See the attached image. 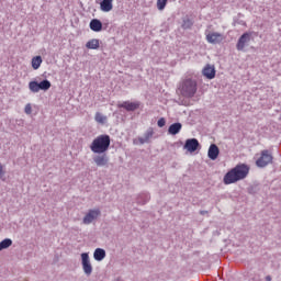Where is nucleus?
<instances>
[{
    "instance_id": "15",
    "label": "nucleus",
    "mask_w": 281,
    "mask_h": 281,
    "mask_svg": "<svg viewBox=\"0 0 281 281\" xmlns=\"http://www.w3.org/2000/svg\"><path fill=\"white\" fill-rule=\"evenodd\" d=\"M90 30H92V32H102V22L98 19L91 20Z\"/></svg>"
},
{
    "instance_id": "14",
    "label": "nucleus",
    "mask_w": 281,
    "mask_h": 281,
    "mask_svg": "<svg viewBox=\"0 0 281 281\" xmlns=\"http://www.w3.org/2000/svg\"><path fill=\"white\" fill-rule=\"evenodd\" d=\"M100 9L102 12H111L113 10V0H102Z\"/></svg>"
},
{
    "instance_id": "6",
    "label": "nucleus",
    "mask_w": 281,
    "mask_h": 281,
    "mask_svg": "<svg viewBox=\"0 0 281 281\" xmlns=\"http://www.w3.org/2000/svg\"><path fill=\"white\" fill-rule=\"evenodd\" d=\"M140 105L142 103H139V101H125L123 103L117 104L119 109H125V111H137V109H139Z\"/></svg>"
},
{
    "instance_id": "23",
    "label": "nucleus",
    "mask_w": 281,
    "mask_h": 281,
    "mask_svg": "<svg viewBox=\"0 0 281 281\" xmlns=\"http://www.w3.org/2000/svg\"><path fill=\"white\" fill-rule=\"evenodd\" d=\"M94 120L98 124H106V116L104 114L97 112L94 115Z\"/></svg>"
},
{
    "instance_id": "16",
    "label": "nucleus",
    "mask_w": 281,
    "mask_h": 281,
    "mask_svg": "<svg viewBox=\"0 0 281 281\" xmlns=\"http://www.w3.org/2000/svg\"><path fill=\"white\" fill-rule=\"evenodd\" d=\"M87 49H100V40L92 38L86 43Z\"/></svg>"
},
{
    "instance_id": "20",
    "label": "nucleus",
    "mask_w": 281,
    "mask_h": 281,
    "mask_svg": "<svg viewBox=\"0 0 281 281\" xmlns=\"http://www.w3.org/2000/svg\"><path fill=\"white\" fill-rule=\"evenodd\" d=\"M31 65H32V68L33 69H40L41 68V65H43V57L41 56H35L32 58V61H31Z\"/></svg>"
},
{
    "instance_id": "1",
    "label": "nucleus",
    "mask_w": 281,
    "mask_h": 281,
    "mask_svg": "<svg viewBox=\"0 0 281 281\" xmlns=\"http://www.w3.org/2000/svg\"><path fill=\"white\" fill-rule=\"evenodd\" d=\"M247 175H249V166L245 164H240L235 166L224 176L225 186H232V183H237V181H243V179H247Z\"/></svg>"
},
{
    "instance_id": "9",
    "label": "nucleus",
    "mask_w": 281,
    "mask_h": 281,
    "mask_svg": "<svg viewBox=\"0 0 281 281\" xmlns=\"http://www.w3.org/2000/svg\"><path fill=\"white\" fill-rule=\"evenodd\" d=\"M98 216H100V210H90L88 214L83 217V224L91 225V223L94 222Z\"/></svg>"
},
{
    "instance_id": "2",
    "label": "nucleus",
    "mask_w": 281,
    "mask_h": 281,
    "mask_svg": "<svg viewBox=\"0 0 281 281\" xmlns=\"http://www.w3.org/2000/svg\"><path fill=\"white\" fill-rule=\"evenodd\" d=\"M111 146V136L106 134H102L97 136L91 145H90V150L94 153V155H104L106 150H109Z\"/></svg>"
},
{
    "instance_id": "18",
    "label": "nucleus",
    "mask_w": 281,
    "mask_h": 281,
    "mask_svg": "<svg viewBox=\"0 0 281 281\" xmlns=\"http://www.w3.org/2000/svg\"><path fill=\"white\" fill-rule=\"evenodd\" d=\"M94 260H98L99 262L104 260L106 258V251L102 248H97L93 254Z\"/></svg>"
},
{
    "instance_id": "10",
    "label": "nucleus",
    "mask_w": 281,
    "mask_h": 281,
    "mask_svg": "<svg viewBox=\"0 0 281 281\" xmlns=\"http://www.w3.org/2000/svg\"><path fill=\"white\" fill-rule=\"evenodd\" d=\"M206 41H207V43H211L212 45H216L217 43H221V41H223V34H221V33H207L206 34Z\"/></svg>"
},
{
    "instance_id": "28",
    "label": "nucleus",
    "mask_w": 281,
    "mask_h": 281,
    "mask_svg": "<svg viewBox=\"0 0 281 281\" xmlns=\"http://www.w3.org/2000/svg\"><path fill=\"white\" fill-rule=\"evenodd\" d=\"M1 177H3V166H1V164H0V179H1Z\"/></svg>"
},
{
    "instance_id": "5",
    "label": "nucleus",
    "mask_w": 281,
    "mask_h": 281,
    "mask_svg": "<svg viewBox=\"0 0 281 281\" xmlns=\"http://www.w3.org/2000/svg\"><path fill=\"white\" fill-rule=\"evenodd\" d=\"M81 265L86 276H91V273H93V266H91V260H89V254H81Z\"/></svg>"
},
{
    "instance_id": "7",
    "label": "nucleus",
    "mask_w": 281,
    "mask_h": 281,
    "mask_svg": "<svg viewBox=\"0 0 281 281\" xmlns=\"http://www.w3.org/2000/svg\"><path fill=\"white\" fill-rule=\"evenodd\" d=\"M249 41H251V34L250 33H244L238 42H237V49L238 52H243V49H245V46L247 45V43H249Z\"/></svg>"
},
{
    "instance_id": "24",
    "label": "nucleus",
    "mask_w": 281,
    "mask_h": 281,
    "mask_svg": "<svg viewBox=\"0 0 281 281\" xmlns=\"http://www.w3.org/2000/svg\"><path fill=\"white\" fill-rule=\"evenodd\" d=\"M8 247H12V239L7 238L0 243V251H3V249H8Z\"/></svg>"
},
{
    "instance_id": "26",
    "label": "nucleus",
    "mask_w": 281,
    "mask_h": 281,
    "mask_svg": "<svg viewBox=\"0 0 281 281\" xmlns=\"http://www.w3.org/2000/svg\"><path fill=\"white\" fill-rule=\"evenodd\" d=\"M24 112L26 113V115H31L32 114V104L27 103L24 108Z\"/></svg>"
},
{
    "instance_id": "3",
    "label": "nucleus",
    "mask_w": 281,
    "mask_h": 281,
    "mask_svg": "<svg viewBox=\"0 0 281 281\" xmlns=\"http://www.w3.org/2000/svg\"><path fill=\"white\" fill-rule=\"evenodd\" d=\"M180 92L184 98H194L196 93V81L186 79L180 87Z\"/></svg>"
},
{
    "instance_id": "8",
    "label": "nucleus",
    "mask_w": 281,
    "mask_h": 281,
    "mask_svg": "<svg viewBox=\"0 0 281 281\" xmlns=\"http://www.w3.org/2000/svg\"><path fill=\"white\" fill-rule=\"evenodd\" d=\"M183 148L189 153H195L199 149V140L196 138H189L186 140Z\"/></svg>"
},
{
    "instance_id": "21",
    "label": "nucleus",
    "mask_w": 281,
    "mask_h": 281,
    "mask_svg": "<svg viewBox=\"0 0 281 281\" xmlns=\"http://www.w3.org/2000/svg\"><path fill=\"white\" fill-rule=\"evenodd\" d=\"M38 85L40 91H49L52 89V82L47 79L41 81Z\"/></svg>"
},
{
    "instance_id": "13",
    "label": "nucleus",
    "mask_w": 281,
    "mask_h": 281,
    "mask_svg": "<svg viewBox=\"0 0 281 281\" xmlns=\"http://www.w3.org/2000/svg\"><path fill=\"white\" fill-rule=\"evenodd\" d=\"M93 161L99 167L106 166L109 164V157L105 154L99 155L93 158Z\"/></svg>"
},
{
    "instance_id": "27",
    "label": "nucleus",
    "mask_w": 281,
    "mask_h": 281,
    "mask_svg": "<svg viewBox=\"0 0 281 281\" xmlns=\"http://www.w3.org/2000/svg\"><path fill=\"white\" fill-rule=\"evenodd\" d=\"M159 128H164V126H166V119L161 117L158 120L157 122Z\"/></svg>"
},
{
    "instance_id": "22",
    "label": "nucleus",
    "mask_w": 281,
    "mask_h": 281,
    "mask_svg": "<svg viewBox=\"0 0 281 281\" xmlns=\"http://www.w3.org/2000/svg\"><path fill=\"white\" fill-rule=\"evenodd\" d=\"M29 89L32 93H38V91H41L40 83L36 81H31L29 83Z\"/></svg>"
},
{
    "instance_id": "17",
    "label": "nucleus",
    "mask_w": 281,
    "mask_h": 281,
    "mask_svg": "<svg viewBox=\"0 0 281 281\" xmlns=\"http://www.w3.org/2000/svg\"><path fill=\"white\" fill-rule=\"evenodd\" d=\"M182 125L181 123H173L169 126L168 133L169 135H177L181 132Z\"/></svg>"
},
{
    "instance_id": "19",
    "label": "nucleus",
    "mask_w": 281,
    "mask_h": 281,
    "mask_svg": "<svg viewBox=\"0 0 281 281\" xmlns=\"http://www.w3.org/2000/svg\"><path fill=\"white\" fill-rule=\"evenodd\" d=\"M153 135H154L153 130H148L145 133L144 137H138L137 139H138L139 144H148V142H150V139L153 138Z\"/></svg>"
},
{
    "instance_id": "25",
    "label": "nucleus",
    "mask_w": 281,
    "mask_h": 281,
    "mask_svg": "<svg viewBox=\"0 0 281 281\" xmlns=\"http://www.w3.org/2000/svg\"><path fill=\"white\" fill-rule=\"evenodd\" d=\"M157 9L162 11L166 10V5H168V0H157Z\"/></svg>"
},
{
    "instance_id": "4",
    "label": "nucleus",
    "mask_w": 281,
    "mask_h": 281,
    "mask_svg": "<svg viewBox=\"0 0 281 281\" xmlns=\"http://www.w3.org/2000/svg\"><path fill=\"white\" fill-rule=\"evenodd\" d=\"M273 161V156L269 153V150H262L260 158L256 161L258 168H265L269 166Z\"/></svg>"
},
{
    "instance_id": "11",
    "label": "nucleus",
    "mask_w": 281,
    "mask_h": 281,
    "mask_svg": "<svg viewBox=\"0 0 281 281\" xmlns=\"http://www.w3.org/2000/svg\"><path fill=\"white\" fill-rule=\"evenodd\" d=\"M202 74L209 80H214V78H216V69H214V66L206 65L202 70Z\"/></svg>"
},
{
    "instance_id": "29",
    "label": "nucleus",
    "mask_w": 281,
    "mask_h": 281,
    "mask_svg": "<svg viewBox=\"0 0 281 281\" xmlns=\"http://www.w3.org/2000/svg\"><path fill=\"white\" fill-rule=\"evenodd\" d=\"M266 280H267V281H271V277H269V276L266 277Z\"/></svg>"
},
{
    "instance_id": "12",
    "label": "nucleus",
    "mask_w": 281,
    "mask_h": 281,
    "mask_svg": "<svg viewBox=\"0 0 281 281\" xmlns=\"http://www.w3.org/2000/svg\"><path fill=\"white\" fill-rule=\"evenodd\" d=\"M218 146H216L215 144H212L209 148V159H212L213 161L218 159Z\"/></svg>"
}]
</instances>
